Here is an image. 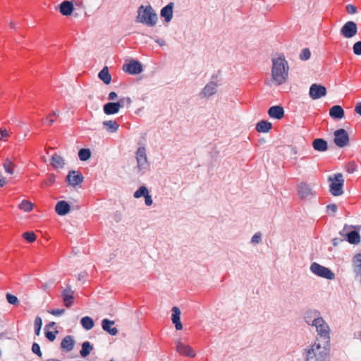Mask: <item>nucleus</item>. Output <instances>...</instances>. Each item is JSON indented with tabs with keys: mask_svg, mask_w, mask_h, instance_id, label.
<instances>
[{
	"mask_svg": "<svg viewBox=\"0 0 361 361\" xmlns=\"http://www.w3.org/2000/svg\"><path fill=\"white\" fill-rule=\"evenodd\" d=\"M310 271L315 276L328 280H334L335 274L328 267L322 266L317 262H312L310 267Z\"/></svg>",
	"mask_w": 361,
	"mask_h": 361,
	"instance_id": "423d86ee",
	"label": "nucleus"
},
{
	"mask_svg": "<svg viewBox=\"0 0 361 361\" xmlns=\"http://www.w3.org/2000/svg\"><path fill=\"white\" fill-rule=\"evenodd\" d=\"M326 93V88L324 86L317 83L312 84L309 90L310 97L314 100L325 97Z\"/></svg>",
	"mask_w": 361,
	"mask_h": 361,
	"instance_id": "9d476101",
	"label": "nucleus"
},
{
	"mask_svg": "<svg viewBox=\"0 0 361 361\" xmlns=\"http://www.w3.org/2000/svg\"><path fill=\"white\" fill-rule=\"evenodd\" d=\"M70 210V204L64 200L58 202L55 206V211L59 216H64L67 214Z\"/></svg>",
	"mask_w": 361,
	"mask_h": 361,
	"instance_id": "5701e85b",
	"label": "nucleus"
},
{
	"mask_svg": "<svg viewBox=\"0 0 361 361\" xmlns=\"http://www.w3.org/2000/svg\"><path fill=\"white\" fill-rule=\"evenodd\" d=\"M137 162L136 171L137 174L143 175L149 169V162L145 147H139L135 152Z\"/></svg>",
	"mask_w": 361,
	"mask_h": 361,
	"instance_id": "39448f33",
	"label": "nucleus"
},
{
	"mask_svg": "<svg viewBox=\"0 0 361 361\" xmlns=\"http://www.w3.org/2000/svg\"><path fill=\"white\" fill-rule=\"evenodd\" d=\"M288 75V62L283 56L272 59L271 81L276 85L283 84Z\"/></svg>",
	"mask_w": 361,
	"mask_h": 361,
	"instance_id": "f03ea898",
	"label": "nucleus"
},
{
	"mask_svg": "<svg viewBox=\"0 0 361 361\" xmlns=\"http://www.w3.org/2000/svg\"><path fill=\"white\" fill-rule=\"evenodd\" d=\"M60 116V111L59 110H54L50 113L48 117H59Z\"/></svg>",
	"mask_w": 361,
	"mask_h": 361,
	"instance_id": "bf43d9fd",
	"label": "nucleus"
},
{
	"mask_svg": "<svg viewBox=\"0 0 361 361\" xmlns=\"http://www.w3.org/2000/svg\"><path fill=\"white\" fill-rule=\"evenodd\" d=\"M93 347L89 341H85L82 344V348L80 351V355L83 357L89 355L92 350Z\"/></svg>",
	"mask_w": 361,
	"mask_h": 361,
	"instance_id": "72a5a7b5",
	"label": "nucleus"
},
{
	"mask_svg": "<svg viewBox=\"0 0 361 361\" xmlns=\"http://www.w3.org/2000/svg\"><path fill=\"white\" fill-rule=\"evenodd\" d=\"M145 203L147 206H151L153 203L152 197L149 195V192L146 195L145 197Z\"/></svg>",
	"mask_w": 361,
	"mask_h": 361,
	"instance_id": "5fc2aeb1",
	"label": "nucleus"
},
{
	"mask_svg": "<svg viewBox=\"0 0 361 361\" xmlns=\"http://www.w3.org/2000/svg\"><path fill=\"white\" fill-rule=\"evenodd\" d=\"M83 179L84 178L82 173L76 171H69L66 176V181L73 187L80 184L83 181Z\"/></svg>",
	"mask_w": 361,
	"mask_h": 361,
	"instance_id": "4468645a",
	"label": "nucleus"
},
{
	"mask_svg": "<svg viewBox=\"0 0 361 361\" xmlns=\"http://www.w3.org/2000/svg\"><path fill=\"white\" fill-rule=\"evenodd\" d=\"M298 194L300 199L305 200L314 196V192L310 184L302 182L298 185Z\"/></svg>",
	"mask_w": 361,
	"mask_h": 361,
	"instance_id": "9b49d317",
	"label": "nucleus"
},
{
	"mask_svg": "<svg viewBox=\"0 0 361 361\" xmlns=\"http://www.w3.org/2000/svg\"><path fill=\"white\" fill-rule=\"evenodd\" d=\"M173 3L171 2L162 8L160 11L161 16L164 18L166 23L170 22L173 18Z\"/></svg>",
	"mask_w": 361,
	"mask_h": 361,
	"instance_id": "393cba45",
	"label": "nucleus"
},
{
	"mask_svg": "<svg viewBox=\"0 0 361 361\" xmlns=\"http://www.w3.org/2000/svg\"><path fill=\"white\" fill-rule=\"evenodd\" d=\"M56 180V176L54 174H49L46 180L42 183V185L46 186L51 185Z\"/></svg>",
	"mask_w": 361,
	"mask_h": 361,
	"instance_id": "a18cd8bd",
	"label": "nucleus"
},
{
	"mask_svg": "<svg viewBox=\"0 0 361 361\" xmlns=\"http://www.w3.org/2000/svg\"><path fill=\"white\" fill-rule=\"evenodd\" d=\"M123 71L131 75H137L142 71V66L140 62L137 60L132 59L128 63L123 65Z\"/></svg>",
	"mask_w": 361,
	"mask_h": 361,
	"instance_id": "f8f14e48",
	"label": "nucleus"
},
{
	"mask_svg": "<svg viewBox=\"0 0 361 361\" xmlns=\"http://www.w3.org/2000/svg\"><path fill=\"white\" fill-rule=\"evenodd\" d=\"M268 115L271 118L280 120L284 116L283 108L279 105L271 106L268 110Z\"/></svg>",
	"mask_w": 361,
	"mask_h": 361,
	"instance_id": "412c9836",
	"label": "nucleus"
},
{
	"mask_svg": "<svg viewBox=\"0 0 361 361\" xmlns=\"http://www.w3.org/2000/svg\"><path fill=\"white\" fill-rule=\"evenodd\" d=\"M18 208L25 212H29L33 209V204L28 200H24L19 204Z\"/></svg>",
	"mask_w": 361,
	"mask_h": 361,
	"instance_id": "c9c22d12",
	"label": "nucleus"
},
{
	"mask_svg": "<svg viewBox=\"0 0 361 361\" xmlns=\"http://www.w3.org/2000/svg\"><path fill=\"white\" fill-rule=\"evenodd\" d=\"M23 237L29 243H32L36 240V235L33 232H25Z\"/></svg>",
	"mask_w": 361,
	"mask_h": 361,
	"instance_id": "79ce46f5",
	"label": "nucleus"
},
{
	"mask_svg": "<svg viewBox=\"0 0 361 361\" xmlns=\"http://www.w3.org/2000/svg\"><path fill=\"white\" fill-rule=\"evenodd\" d=\"M346 11L350 14H355L357 12V8L353 4H348L346 6Z\"/></svg>",
	"mask_w": 361,
	"mask_h": 361,
	"instance_id": "603ef678",
	"label": "nucleus"
},
{
	"mask_svg": "<svg viewBox=\"0 0 361 361\" xmlns=\"http://www.w3.org/2000/svg\"><path fill=\"white\" fill-rule=\"evenodd\" d=\"M3 167L8 174L13 175L14 173L15 164L8 158L4 161Z\"/></svg>",
	"mask_w": 361,
	"mask_h": 361,
	"instance_id": "f704fd0d",
	"label": "nucleus"
},
{
	"mask_svg": "<svg viewBox=\"0 0 361 361\" xmlns=\"http://www.w3.org/2000/svg\"><path fill=\"white\" fill-rule=\"evenodd\" d=\"M312 326L315 329L316 338H319L320 343L330 344V327L322 317L317 319Z\"/></svg>",
	"mask_w": 361,
	"mask_h": 361,
	"instance_id": "20e7f679",
	"label": "nucleus"
},
{
	"mask_svg": "<svg viewBox=\"0 0 361 361\" xmlns=\"http://www.w3.org/2000/svg\"><path fill=\"white\" fill-rule=\"evenodd\" d=\"M73 10V3L70 1H64L59 6V11L63 16H68L71 15Z\"/></svg>",
	"mask_w": 361,
	"mask_h": 361,
	"instance_id": "b1692460",
	"label": "nucleus"
},
{
	"mask_svg": "<svg viewBox=\"0 0 361 361\" xmlns=\"http://www.w3.org/2000/svg\"><path fill=\"white\" fill-rule=\"evenodd\" d=\"M102 125L106 131L110 133H116L119 128L118 123L116 121L113 120L104 121H103Z\"/></svg>",
	"mask_w": 361,
	"mask_h": 361,
	"instance_id": "c85d7f7f",
	"label": "nucleus"
},
{
	"mask_svg": "<svg viewBox=\"0 0 361 361\" xmlns=\"http://www.w3.org/2000/svg\"><path fill=\"white\" fill-rule=\"evenodd\" d=\"M326 208L329 214L331 212L333 214H334L337 211V206L335 204H329L327 205Z\"/></svg>",
	"mask_w": 361,
	"mask_h": 361,
	"instance_id": "864d4df0",
	"label": "nucleus"
},
{
	"mask_svg": "<svg viewBox=\"0 0 361 361\" xmlns=\"http://www.w3.org/2000/svg\"><path fill=\"white\" fill-rule=\"evenodd\" d=\"M6 183V179L2 176L0 178V187H4Z\"/></svg>",
	"mask_w": 361,
	"mask_h": 361,
	"instance_id": "338daca9",
	"label": "nucleus"
},
{
	"mask_svg": "<svg viewBox=\"0 0 361 361\" xmlns=\"http://www.w3.org/2000/svg\"><path fill=\"white\" fill-rule=\"evenodd\" d=\"M173 324H175L176 329L177 330H181V329H182V328H183V325H182V324H181L180 321V322H175V323H173Z\"/></svg>",
	"mask_w": 361,
	"mask_h": 361,
	"instance_id": "0e129e2a",
	"label": "nucleus"
},
{
	"mask_svg": "<svg viewBox=\"0 0 361 361\" xmlns=\"http://www.w3.org/2000/svg\"><path fill=\"white\" fill-rule=\"evenodd\" d=\"M344 110L340 105L333 106L329 109V116L334 119H341L344 117Z\"/></svg>",
	"mask_w": 361,
	"mask_h": 361,
	"instance_id": "bb28decb",
	"label": "nucleus"
},
{
	"mask_svg": "<svg viewBox=\"0 0 361 361\" xmlns=\"http://www.w3.org/2000/svg\"><path fill=\"white\" fill-rule=\"evenodd\" d=\"M321 317V314L319 311L315 310H309L305 312L304 319L308 325L312 326L315 321Z\"/></svg>",
	"mask_w": 361,
	"mask_h": 361,
	"instance_id": "6ab92c4d",
	"label": "nucleus"
},
{
	"mask_svg": "<svg viewBox=\"0 0 361 361\" xmlns=\"http://www.w3.org/2000/svg\"><path fill=\"white\" fill-rule=\"evenodd\" d=\"M118 102L121 104V108H123L125 106L128 107L131 104L132 100L128 97H122L118 101Z\"/></svg>",
	"mask_w": 361,
	"mask_h": 361,
	"instance_id": "37998d69",
	"label": "nucleus"
},
{
	"mask_svg": "<svg viewBox=\"0 0 361 361\" xmlns=\"http://www.w3.org/2000/svg\"><path fill=\"white\" fill-rule=\"evenodd\" d=\"M346 228L347 226H345V228L339 232L340 235L343 237H346L348 242L350 244H358L360 242V236L358 232L356 231H351L345 233V231Z\"/></svg>",
	"mask_w": 361,
	"mask_h": 361,
	"instance_id": "2eb2a0df",
	"label": "nucleus"
},
{
	"mask_svg": "<svg viewBox=\"0 0 361 361\" xmlns=\"http://www.w3.org/2000/svg\"><path fill=\"white\" fill-rule=\"evenodd\" d=\"M99 78L102 80L106 85L110 84L111 81V76L109 72L107 66L104 67L98 74Z\"/></svg>",
	"mask_w": 361,
	"mask_h": 361,
	"instance_id": "2f4dec72",
	"label": "nucleus"
},
{
	"mask_svg": "<svg viewBox=\"0 0 361 361\" xmlns=\"http://www.w3.org/2000/svg\"><path fill=\"white\" fill-rule=\"evenodd\" d=\"M75 341L73 340V338L71 336H65L61 343V349L66 352L71 351L73 349Z\"/></svg>",
	"mask_w": 361,
	"mask_h": 361,
	"instance_id": "a878e982",
	"label": "nucleus"
},
{
	"mask_svg": "<svg viewBox=\"0 0 361 361\" xmlns=\"http://www.w3.org/2000/svg\"><path fill=\"white\" fill-rule=\"evenodd\" d=\"M0 134L1 137H8L9 135L6 129H0Z\"/></svg>",
	"mask_w": 361,
	"mask_h": 361,
	"instance_id": "680f3d73",
	"label": "nucleus"
},
{
	"mask_svg": "<svg viewBox=\"0 0 361 361\" xmlns=\"http://www.w3.org/2000/svg\"><path fill=\"white\" fill-rule=\"evenodd\" d=\"M262 240V234L260 233H256L254 234L251 238V242L253 244H258Z\"/></svg>",
	"mask_w": 361,
	"mask_h": 361,
	"instance_id": "09e8293b",
	"label": "nucleus"
},
{
	"mask_svg": "<svg viewBox=\"0 0 361 361\" xmlns=\"http://www.w3.org/2000/svg\"><path fill=\"white\" fill-rule=\"evenodd\" d=\"M218 83L214 81L209 82L200 93L201 98H209L217 92Z\"/></svg>",
	"mask_w": 361,
	"mask_h": 361,
	"instance_id": "ddd939ff",
	"label": "nucleus"
},
{
	"mask_svg": "<svg viewBox=\"0 0 361 361\" xmlns=\"http://www.w3.org/2000/svg\"><path fill=\"white\" fill-rule=\"evenodd\" d=\"M357 33V25L353 21L346 22L341 29V35L345 38H352Z\"/></svg>",
	"mask_w": 361,
	"mask_h": 361,
	"instance_id": "1a4fd4ad",
	"label": "nucleus"
},
{
	"mask_svg": "<svg viewBox=\"0 0 361 361\" xmlns=\"http://www.w3.org/2000/svg\"><path fill=\"white\" fill-rule=\"evenodd\" d=\"M311 52L309 49L305 48L302 50V52L300 55V58L301 60L306 61L310 58Z\"/></svg>",
	"mask_w": 361,
	"mask_h": 361,
	"instance_id": "c03bdc74",
	"label": "nucleus"
},
{
	"mask_svg": "<svg viewBox=\"0 0 361 361\" xmlns=\"http://www.w3.org/2000/svg\"><path fill=\"white\" fill-rule=\"evenodd\" d=\"M272 128V124L267 121H261L256 125V130L259 133H268Z\"/></svg>",
	"mask_w": 361,
	"mask_h": 361,
	"instance_id": "c756f323",
	"label": "nucleus"
},
{
	"mask_svg": "<svg viewBox=\"0 0 361 361\" xmlns=\"http://www.w3.org/2000/svg\"><path fill=\"white\" fill-rule=\"evenodd\" d=\"M51 164L55 169H63L65 166L64 159L59 154H54L51 157Z\"/></svg>",
	"mask_w": 361,
	"mask_h": 361,
	"instance_id": "7c9ffc66",
	"label": "nucleus"
},
{
	"mask_svg": "<svg viewBox=\"0 0 361 361\" xmlns=\"http://www.w3.org/2000/svg\"><path fill=\"white\" fill-rule=\"evenodd\" d=\"M176 350L177 352L185 356H188L190 357H193L195 355L194 350L192 348L180 341H178L176 344Z\"/></svg>",
	"mask_w": 361,
	"mask_h": 361,
	"instance_id": "dca6fc26",
	"label": "nucleus"
},
{
	"mask_svg": "<svg viewBox=\"0 0 361 361\" xmlns=\"http://www.w3.org/2000/svg\"><path fill=\"white\" fill-rule=\"evenodd\" d=\"M312 147L318 152H325L328 149V143L322 138H317L312 142Z\"/></svg>",
	"mask_w": 361,
	"mask_h": 361,
	"instance_id": "cd10ccee",
	"label": "nucleus"
},
{
	"mask_svg": "<svg viewBox=\"0 0 361 361\" xmlns=\"http://www.w3.org/2000/svg\"><path fill=\"white\" fill-rule=\"evenodd\" d=\"M353 53L355 55H361V41L355 42L353 47Z\"/></svg>",
	"mask_w": 361,
	"mask_h": 361,
	"instance_id": "de8ad7c7",
	"label": "nucleus"
},
{
	"mask_svg": "<svg viewBox=\"0 0 361 361\" xmlns=\"http://www.w3.org/2000/svg\"><path fill=\"white\" fill-rule=\"evenodd\" d=\"M355 279L361 280V253L356 254L352 260Z\"/></svg>",
	"mask_w": 361,
	"mask_h": 361,
	"instance_id": "aec40b11",
	"label": "nucleus"
},
{
	"mask_svg": "<svg viewBox=\"0 0 361 361\" xmlns=\"http://www.w3.org/2000/svg\"><path fill=\"white\" fill-rule=\"evenodd\" d=\"M73 293L74 292L70 286H68L66 289H64L62 291L61 297L63 299V302L66 307H70L73 303Z\"/></svg>",
	"mask_w": 361,
	"mask_h": 361,
	"instance_id": "f3484780",
	"label": "nucleus"
},
{
	"mask_svg": "<svg viewBox=\"0 0 361 361\" xmlns=\"http://www.w3.org/2000/svg\"><path fill=\"white\" fill-rule=\"evenodd\" d=\"M121 104L117 102H108L103 106L104 113L106 115L117 114L121 109Z\"/></svg>",
	"mask_w": 361,
	"mask_h": 361,
	"instance_id": "4be33fe9",
	"label": "nucleus"
},
{
	"mask_svg": "<svg viewBox=\"0 0 361 361\" xmlns=\"http://www.w3.org/2000/svg\"><path fill=\"white\" fill-rule=\"evenodd\" d=\"M334 143L341 148L345 147L349 144V135L345 129L341 128L334 133Z\"/></svg>",
	"mask_w": 361,
	"mask_h": 361,
	"instance_id": "6e6552de",
	"label": "nucleus"
},
{
	"mask_svg": "<svg viewBox=\"0 0 361 361\" xmlns=\"http://www.w3.org/2000/svg\"><path fill=\"white\" fill-rule=\"evenodd\" d=\"M48 312L54 316H61L65 312L64 309H53L48 310Z\"/></svg>",
	"mask_w": 361,
	"mask_h": 361,
	"instance_id": "8fccbe9b",
	"label": "nucleus"
},
{
	"mask_svg": "<svg viewBox=\"0 0 361 361\" xmlns=\"http://www.w3.org/2000/svg\"><path fill=\"white\" fill-rule=\"evenodd\" d=\"M114 321L109 319H103L102 320V328L111 336H116L118 334V329L116 327L114 326Z\"/></svg>",
	"mask_w": 361,
	"mask_h": 361,
	"instance_id": "a211bd4d",
	"label": "nucleus"
},
{
	"mask_svg": "<svg viewBox=\"0 0 361 361\" xmlns=\"http://www.w3.org/2000/svg\"><path fill=\"white\" fill-rule=\"evenodd\" d=\"M148 193V189L145 186H141L134 192L133 196L135 198L137 199L141 197H145Z\"/></svg>",
	"mask_w": 361,
	"mask_h": 361,
	"instance_id": "4c0bfd02",
	"label": "nucleus"
},
{
	"mask_svg": "<svg viewBox=\"0 0 361 361\" xmlns=\"http://www.w3.org/2000/svg\"><path fill=\"white\" fill-rule=\"evenodd\" d=\"M9 26L12 29H16V28L15 23L13 22H12V21H11L9 23Z\"/></svg>",
	"mask_w": 361,
	"mask_h": 361,
	"instance_id": "774afa93",
	"label": "nucleus"
},
{
	"mask_svg": "<svg viewBox=\"0 0 361 361\" xmlns=\"http://www.w3.org/2000/svg\"><path fill=\"white\" fill-rule=\"evenodd\" d=\"M355 111L359 115H361V102H359L356 104Z\"/></svg>",
	"mask_w": 361,
	"mask_h": 361,
	"instance_id": "052dcab7",
	"label": "nucleus"
},
{
	"mask_svg": "<svg viewBox=\"0 0 361 361\" xmlns=\"http://www.w3.org/2000/svg\"><path fill=\"white\" fill-rule=\"evenodd\" d=\"M302 356L305 361H330V344L315 338L313 343L303 349Z\"/></svg>",
	"mask_w": 361,
	"mask_h": 361,
	"instance_id": "f257e3e1",
	"label": "nucleus"
},
{
	"mask_svg": "<svg viewBox=\"0 0 361 361\" xmlns=\"http://www.w3.org/2000/svg\"><path fill=\"white\" fill-rule=\"evenodd\" d=\"M158 20V16L154 8L150 6H140L137 9L136 22L148 27H154Z\"/></svg>",
	"mask_w": 361,
	"mask_h": 361,
	"instance_id": "7ed1b4c3",
	"label": "nucleus"
},
{
	"mask_svg": "<svg viewBox=\"0 0 361 361\" xmlns=\"http://www.w3.org/2000/svg\"><path fill=\"white\" fill-rule=\"evenodd\" d=\"M91 157L90 149L88 148H82L78 152V157L81 161H87Z\"/></svg>",
	"mask_w": 361,
	"mask_h": 361,
	"instance_id": "e433bc0d",
	"label": "nucleus"
},
{
	"mask_svg": "<svg viewBox=\"0 0 361 361\" xmlns=\"http://www.w3.org/2000/svg\"><path fill=\"white\" fill-rule=\"evenodd\" d=\"M117 97L118 94L115 92H111L108 95V99L109 100H115L116 99H117Z\"/></svg>",
	"mask_w": 361,
	"mask_h": 361,
	"instance_id": "13d9d810",
	"label": "nucleus"
},
{
	"mask_svg": "<svg viewBox=\"0 0 361 361\" xmlns=\"http://www.w3.org/2000/svg\"><path fill=\"white\" fill-rule=\"evenodd\" d=\"M330 183V192L334 196H339L343 193V185L344 179L341 173H336L334 176L329 177Z\"/></svg>",
	"mask_w": 361,
	"mask_h": 361,
	"instance_id": "0eeeda50",
	"label": "nucleus"
},
{
	"mask_svg": "<svg viewBox=\"0 0 361 361\" xmlns=\"http://www.w3.org/2000/svg\"><path fill=\"white\" fill-rule=\"evenodd\" d=\"M35 326V334L37 336H39L42 326V320L40 317H36L34 321Z\"/></svg>",
	"mask_w": 361,
	"mask_h": 361,
	"instance_id": "58836bf2",
	"label": "nucleus"
},
{
	"mask_svg": "<svg viewBox=\"0 0 361 361\" xmlns=\"http://www.w3.org/2000/svg\"><path fill=\"white\" fill-rule=\"evenodd\" d=\"M57 333V331L55 333L52 331H47L45 333V336L48 340H49L50 341H54L56 338V334Z\"/></svg>",
	"mask_w": 361,
	"mask_h": 361,
	"instance_id": "3c124183",
	"label": "nucleus"
},
{
	"mask_svg": "<svg viewBox=\"0 0 361 361\" xmlns=\"http://www.w3.org/2000/svg\"><path fill=\"white\" fill-rule=\"evenodd\" d=\"M342 240H343L342 239H339L338 238H334L332 240V243H333V245L334 246H337L340 243V242L342 241Z\"/></svg>",
	"mask_w": 361,
	"mask_h": 361,
	"instance_id": "e2e57ef3",
	"label": "nucleus"
},
{
	"mask_svg": "<svg viewBox=\"0 0 361 361\" xmlns=\"http://www.w3.org/2000/svg\"><path fill=\"white\" fill-rule=\"evenodd\" d=\"M42 122L44 123L48 124L49 126H51L52 124L54 123L55 121L54 119V117H48L47 116V121L42 120Z\"/></svg>",
	"mask_w": 361,
	"mask_h": 361,
	"instance_id": "4d7b16f0",
	"label": "nucleus"
},
{
	"mask_svg": "<svg viewBox=\"0 0 361 361\" xmlns=\"http://www.w3.org/2000/svg\"><path fill=\"white\" fill-rule=\"evenodd\" d=\"M80 324L87 331L92 329L94 325L93 319L88 316L83 317L80 319Z\"/></svg>",
	"mask_w": 361,
	"mask_h": 361,
	"instance_id": "473e14b6",
	"label": "nucleus"
},
{
	"mask_svg": "<svg viewBox=\"0 0 361 361\" xmlns=\"http://www.w3.org/2000/svg\"><path fill=\"white\" fill-rule=\"evenodd\" d=\"M356 171V165L355 163H350L347 166V171L353 173Z\"/></svg>",
	"mask_w": 361,
	"mask_h": 361,
	"instance_id": "6e6d98bb",
	"label": "nucleus"
},
{
	"mask_svg": "<svg viewBox=\"0 0 361 361\" xmlns=\"http://www.w3.org/2000/svg\"><path fill=\"white\" fill-rule=\"evenodd\" d=\"M155 42L159 44L160 46H164L165 45V41L162 39L158 38L155 40Z\"/></svg>",
	"mask_w": 361,
	"mask_h": 361,
	"instance_id": "69168bd1",
	"label": "nucleus"
},
{
	"mask_svg": "<svg viewBox=\"0 0 361 361\" xmlns=\"http://www.w3.org/2000/svg\"><path fill=\"white\" fill-rule=\"evenodd\" d=\"M6 300L11 305H18L19 304V300L18 298L16 295H12L11 293L6 294Z\"/></svg>",
	"mask_w": 361,
	"mask_h": 361,
	"instance_id": "a19ab883",
	"label": "nucleus"
},
{
	"mask_svg": "<svg viewBox=\"0 0 361 361\" xmlns=\"http://www.w3.org/2000/svg\"><path fill=\"white\" fill-rule=\"evenodd\" d=\"M32 351L33 353L36 354L37 355H38L40 357L42 356V353L41 350H40V346L37 343H34L32 344Z\"/></svg>",
	"mask_w": 361,
	"mask_h": 361,
	"instance_id": "49530a36",
	"label": "nucleus"
},
{
	"mask_svg": "<svg viewBox=\"0 0 361 361\" xmlns=\"http://www.w3.org/2000/svg\"><path fill=\"white\" fill-rule=\"evenodd\" d=\"M172 311H173V313H172L171 319H172L173 323L180 322V309L177 307H173L172 308Z\"/></svg>",
	"mask_w": 361,
	"mask_h": 361,
	"instance_id": "ea45409f",
	"label": "nucleus"
}]
</instances>
